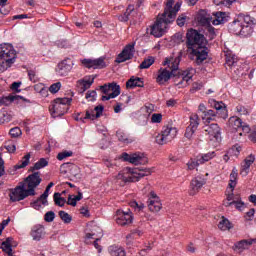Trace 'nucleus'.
Masks as SVG:
<instances>
[{"mask_svg": "<svg viewBox=\"0 0 256 256\" xmlns=\"http://www.w3.org/2000/svg\"><path fill=\"white\" fill-rule=\"evenodd\" d=\"M186 39V45L188 49L191 50V55L196 57V63L201 65V63L209 57V49L207 48L205 35L195 29H190L186 33Z\"/></svg>", "mask_w": 256, "mask_h": 256, "instance_id": "obj_1", "label": "nucleus"}, {"mask_svg": "<svg viewBox=\"0 0 256 256\" xmlns=\"http://www.w3.org/2000/svg\"><path fill=\"white\" fill-rule=\"evenodd\" d=\"M153 171L150 168L139 167V168H129L126 167L121 170L116 176L117 181H123V183H137L139 179L143 177H148Z\"/></svg>", "mask_w": 256, "mask_h": 256, "instance_id": "obj_2", "label": "nucleus"}, {"mask_svg": "<svg viewBox=\"0 0 256 256\" xmlns=\"http://www.w3.org/2000/svg\"><path fill=\"white\" fill-rule=\"evenodd\" d=\"M209 104L211 107L216 109L214 110H207L204 115L202 116V121L205 124L211 123V121H216L217 117L219 119H227L229 117V112L227 111V106L223 101L217 102L215 99L209 100Z\"/></svg>", "mask_w": 256, "mask_h": 256, "instance_id": "obj_3", "label": "nucleus"}, {"mask_svg": "<svg viewBox=\"0 0 256 256\" xmlns=\"http://www.w3.org/2000/svg\"><path fill=\"white\" fill-rule=\"evenodd\" d=\"M17 61V51L11 44H0V73H4Z\"/></svg>", "mask_w": 256, "mask_h": 256, "instance_id": "obj_4", "label": "nucleus"}, {"mask_svg": "<svg viewBox=\"0 0 256 256\" xmlns=\"http://www.w3.org/2000/svg\"><path fill=\"white\" fill-rule=\"evenodd\" d=\"M181 62V56H178L171 65V71L167 70V68H160L158 71V76L156 78V82L159 85H163L167 83L171 77H178L181 75L179 71V63Z\"/></svg>", "mask_w": 256, "mask_h": 256, "instance_id": "obj_5", "label": "nucleus"}, {"mask_svg": "<svg viewBox=\"0 0 256 256\" xmlns=\"http://www.w3.org/2000/svg\"><path fill=\"white\" fill-rule=\"evenodd\" d=\"M71 98H56L49 106V111L54 117H63L69 111Z\"/></svg>", "mask_w": 256, "mask_h": 256, "instance_id": "obj_6", "label": "nucleus"}, {"mask_svg": "<svg viewBox=\"0 0 256 256\" xmlns=\"http://www.w3.org/2000/svg\"><path fill=\"white\" fill-rule=\"evenodd\" d=\"M174 4L175 0H168L164 8V12L161 14L166 23H173L177 17V13H179V10L181 9L180 2H177L175 5Z\"/></svg>", "mask_w": 256, "mask_h": 256, "instance_id": "obj_7", "label": "nucleus"}, {"mask_svg": "<svg viewBox=\"0 0 256 256\" xmlns=\"http://www.w3.org/2000/svg\"><path fill=\"white\" fill-rule=\"evenodd\" d=\"M9 197L12 203H16V201H23V199L31 197V192L25 188V183H20V185L10 189Z\"/></svg>", "mask_w": 256, "mask_h": 256, "instance_id": "obj_8", "label": "nucleus"}, {"mask_svg": "<svg viewBox=\"0 0 256 256\" xmlns=\"http://www.w3.org/2000/svg\"><path fill=\"white\" fill-rule=\"evenodd\" d=\"M175 137H177V128L167 126L162 129L161 134L156 136V143L158 145H165L173 141Z\"/></svg>", "mask_w": 256, "mask_h": 256, "instance_id": "obj_9", "label": "nucleus"}, {"mask_svg": "<svg viewBox=\"0 0 256 256\" xmlns=\"http://www.w3.org/2000/svg\"><path fill=\"white\" fill-rule=\"evenodd\" d=\"M105 107L103 105H98L94 108V110H87L85 117H83L82 113H78L75 117V121H81L85 123L86 119H91V121H95V119H99L103 115V111Z\"/></svg>", "mask_w": 256, "mask_h": 256, "instance_id": "obj_10", "label": "nucleus"}, {"mask_svg": "<svg viewBox=\"0 0 256 256\" xmlns=\"http://www.w3.org/2000/svg\"><path fill=\"white\" fill-rule=\"evenodd\" d=\"M41 181H43V179L41 178L40 172H33L25 179L28 187V192L30 193L31 197L35 196V189H37V187L41 185Z\"/></svg>", "mask_w": 256, "mask_h": 256, "instance_id": "obj_11", "label": "nucleus"}, {"mask_svg": "<svg viewBox=\"0 0 256 256\" xmlns=\"http://www.w3.org/2000/svg\"><path fill=\"white\" fill-rule=\"evenodd\" d=\"M170 23H166L163 16L158 15L156 22L154 25L151 26L150 35H153V37H163L165 35V29H167V25Z\"/></svg>", "mask_w": 256, "mask_h": 256, "instance_id": "obj_12", "label": "nucleus"}, {"mask_svg": "<svg viewBox=\"0 0 256 256\" xmlns=\"http://www.w3.org/2000/svg\"><path fill=\"white\" fill-rule=\"evenodd\" d=\"M121 159L128 163H131L132 165L147 164V157H144V155L142 153L128 154L126 152H123L121 155Z\"/></svg>", "mask_w": 256, "mask_h": 256, "instance_id": "obj_13", "label": "nucleus"}, {"mask_svg": "<svg viewBox=\"0 0 256 256\" xmlns=\"http://www.w3.org/2000/svg\"><path fill=\"white\" fill-rule=\"evenodd\" d=\"M73 65H75V62H73V59L65 58L60 63H58L56 67L57 75H59V77H67V75L71 73V70L73 69Z\"/></svg>", "mask_w": 256, "mask_h": 256, "instance_id": "obj_14", "label": "nucleus"}, {"mask_svg": "<svg viewBox=\"0 0 256 256\" xmlns=\"http://www.w3.org/2000/svg\"><path fill=\"white\" fill-rule=\"evenodd\" d=\"M135 55V42L127 44L122 52L117 56L116 63H125Z\"/></svg>", "mask_w": 256, "mask_h": 256, "instance_id": "obj_15", "label": "nucleus"}, {"mask_svg": "<svg viewBox=\"0 0 256 256\" xmlns=\"http://www.w3.org/2000/svg\"><path fill=\"white\" fill-rule=\"evenodd\" d=\"M148 209L152 213H159L163 207V204H161V200L159 199V196L155 194V192H150V196L147 201Z\"/></svg>", "mask_w": 256, "mask_h": 256, "instance_id": "obj_16", "label": "nucleus"}, {"mask_svg": "<svg viewBox=\"0 0 256 256\" xmlns=\"http://www.w3.org/2000/svg\"><path fill=\"white\" fill-rule=\"evenodd\" d=\"M99 91H101V93H103L104 95H109V92L112 91V93L110 94L114 95V97L116 98L121 95V86H119L117 82L106 83L99 87Z\"/></svg>", "mask_w": 256, "mask_h": 256, "instance_id": "obj_17", "label": "nucleus"}, {"mask_svg": "<svg viewBox=\"0 0 256 256\" xmlns=\"http://www.w3.org/2000/svg\"><path fill=\"white\" fill-rule=\"evenodd\" d=\"M116 223L117 225H121V227H125V225H131V223H133V215L131 214V212L117 210Z\"/></svg>", "mask_w": 256, "mask_h": 256, "instance_id": "obj_18", "label": "nucleus"}, {"mask_svg": "<svg viewBox=\"0 0 256 256\" xmlns=\"http://www.w3.org/2000/svg\"><path fill=\"white\" fill-rule=\"evenodd\" d=\"M82 64L87 69H105L107 67V64L105 63V59L100 57L97 59H84L82 60Z\"/></svg>", "mask_w": 256, "mask_h": 256, "instance_id": "obj_19", "label": "nucleus"}, {"mask_svg": "<svg viewBox=\"0 0 256 256\" xmlns=\"http://www.w3.org/2000/svg\"><path fill=\"white\" fill-rule=\"evenodd\" d=\"M207 183L203 176H196L190 183V195H197L201 191V187Z\"/></svg>", "mask_w": 256, "mask_h": 256, "instance_id": "obj_20", "label": "nucleus"}, {"mask_svg": "<svg viewBox=\"0 0 256 256\" xmlns=\"http://www.w3.org/2000/svg\"><path fill=\"white\" fill-rule=\"evenodd\" d=\"M45 226L41 224H36L31 228L30 236L32 237L33 241H41V239H45Z\"/></svg>", "mask_w": 256, "mask_h": 256, "instance_id": "obj_21", "label": "nucleus"}, {"mask_svg": "<svg viewBox=\"0 0 256 256\" xmlns=\"http://www.w3.org/2000/svg\"><path fill=\"white\" fill-rule=\"evenodd\" d=\"M204 131H205L206 135L213 137L217 141L221 138V128L219 127V124H217V123L206 124L204 126Z\"/></svg>", "mask_w": 256, "mask_h": 256, "instance_id": "obj_22", "label": "nucleus"}, {"mask_svg": "<svg viewBox=\"0 0 256 256\" xmlns=\"http://www.w3.org/2000/svg\"><path fill=\"white\" fill-rule=\"evenodd\" d=\"M193 75H195V69L188 68L182 74L180 73L179 77H182V80L178 82L177 85H183V82H185L184 87H187V85H189V81L193 79Z\"/></svg>", "mask_w": 256, "mask_h": 256, "instance_id": "obj_23", "label": "nucleus"}, {"mask_svg": "<svg viewBox=\"0 0 256 256\" xmlns=\"http://www.w3.org/2000/svg\"><path fill=\"white\" fill-rule=\"evenodd\" d=\"M198 23H200V25L209 27V25H211V22L213 21V18L207 14V11L205 10H201L198 14Z\"/></svg>", "mask_w": 256, "mask_h": 256, "instance_id": "obj_24", "label": "nucleus"}, {"mask_svg": "<svg viewBox=\"0 0 256 256\" xmlns=\"http://www.w3.org/2000/svg\"><path fill=\"white\" fill-rule=\"evenodd\" d=\"M145 83L143 82L142 78L132 76L126 82V89H135V87H144Z\"/></svg>", "mask_w": 256, "mask_h": 256, "instance_id": "obj_25", "label": "nucleus"}, {"mask_svg": "<svg viewBox=\"0 0 256 256\" xmlns=\"http://www.w3.org/2000/svg\"><path fill=\"white\" fill-rule=\"evenodd\" d=\"M3 103H5V105H9L11 103H21V101H24L25 103H29L28 99H25L23 96H19V95H9L6 96L2 99Z\"/></svg>", "mask_w": 256, "mask_h": 256, "instance_id": "obj_26", "label": "nucleus"}, {"mask_svg": "<svg viewBox=\"0 0 256 256\" xmlns=\"http://www.w3.org/2000/svg\"><path fill=\"white\" fill-rule=\"evenodd\" d=\"M214 19L212 20V25H223V23H227L229 21L227 13L225 12H216L213 13Z\"/></svg>", "mask_w": 256, "mask_h": 256, "instance_id": "obj_27", "label": "nucleus"}, {"mask_svg": "<svg viewBox=\"0 0 256 256\" xmlns=\"http://www.w3.org/2000/svg\"><path fill=\"white\" fill-rule=\"evenodd\" d=\"M242 27H243V20H234L229 25V31H230V33H233L234 35H241Z\"/></svg>", "mask_w": 256, "mask_h": 256, "instance_id": "obj_28", "label": "nucleus"}, {"mask_svg": "<svg viewBox=\"0 0 256 256\" xmlns=\"http://www.w3.org/2000/svg\"><path fill=\"white\" fill-rule=\"evenodd\" d=\"M78 83L81 87L82 93H85V91H87V89H90L91 85H93V83H95V77L89 76V78H84V79L79 80Z\"/></svg>", "mask_w": 256, "mask_h": 256, "instance_id": "obj_29", "label": "nucleus"}, {"mask_svg": "<svg viewBox=\"0 0 256 256\" xmlns=\"http://www.w3.org/2000/svg\"><path fill=\"white\" fill-rule=\"evenodd\" d=\"M228 125L232 129H235L237 131V130L241 129V127H243V120H241V118H239L237 116H232L228 120Z\"/></svg>", "mask_w": 256, "mask_h": 256, "instance_id": "obj_30", "label": "nucleus"}, {"mask_svg": "<svg viewBox=\"0 0 256 256\" xmlns=\"http://www.w3.org/2000/svg\"><path fill=\"white\" fill-rule=\"evenodd\" d=\"M76 169H77V165L71 162H67V163H63L60 166V173H62V175H67V173H70V171H76Z\"/></svg>", "mask_w": 256, "mask_h": 256, "instance_id": "obj_31", "label": "nucleus"}, {"mask_svg": "<svg viewBox=\"0 0 256 256\" xmlns=\"http://www.w3.org/2000/svg\"><path fill=\"white\" fill-rule=\"evenodd\" d=\"M237 56L233 54H226V62H225V67H230V69H235L237 67Z\"/></svg>", "mask_w": 256, "mask_h": 256, "instance_id": "obj_32", "label": "nucleus"}, {"mask_svg": "<svg viewBox=\"0 0 256 256\" xmlns=\"http://www.w3.org/2000/svg\"><path fill=\"white\" fill-rule=\"evenodd\" d=\"M135 11V6L129 5L125 11V13L118 16L119 21L123 23H127L129 21V15H131Z\"/></svg>", "mask_w": 256, "mask_h": 256, "instance_id": "obj_33", "label": "nucleus"}, {"mask_svg": "<svg viewBox=\"0 0 256 256\" xmlns=\"http://www.w3.org/2000/svg\"><path fill=\"white\" fill-rule=\"evenodd\" d=\"M116 136L118 141H121L122 143H126V145H129V143H133L134 141L133 138H129V136L121 130H118L116 132Z\"/></svg>", "mask_w": 256, "mask_h": 256, "instance_id": "obj_34", "label": "nucleus"}, {"mask_svg": "<svg viewBox=\"0 0 256 256\" xmlns=\"http://www.w3.org/2000/svg\"><path fill=\"white\" fill-rule=\"evenodd\" d=\"M190 119V124L188 127H192L193 129H198L199 128V124L201 123V119L199 118V115L197 113H192L189 116Z\"/></svg>", "mask_w": 256, "mask_h": 256, "instance_id": "obj_35", "label": "nucleus"}, {"mask_svg": "<svg viewBox=\"0 0 256 256\" xmlns=\"http://www.w3.org/2000/svg\"><path fill=\"white\" fill-rule=\"evenodd\" d=\"M49 165V161L45 158H40L39 161H37L33 167L30 168V171H39V169H43L44 167H47Z\"/></svg>", "mask_w": 256, "mask_h": 256, "instance_id": "obj_36", "label": "nucleus"}, {"mask_svg": "<svg viewBox=\"0 0 256 256\" xmlns=\"http://www.w3.org/2000/svg\"><path fill=\"white\" fill-rule=\"evenodd\" d=\"M54 203L55 205H57L58 207H65V204L67 203V199H65L64 197H61V193L56 192L54 193Z\"/></svg>", "mask_w": 256, "mask_h": 256, "instance_id": "obj_37", "label": "nucleus"}, {"mask_svg": "<svg viewBox=\"0 0 256 256\" xmlns=\"http://www.w3.org/2000/svg\"><path fill=\"white\" fill-rule=\"evenodd\" d=\"M253 245V240H241L234 244L235 249H249Z\"/></svg>", "mask_w": 256, "mask_h": 256, "instance_id": "obj_38", "label": "nucleus"}, {"mask_svg": "<svg viewBox=\"0 0 256 256\" xmlns=\"http://www.w3.org/2000/svg\"><path fill=\"white\" fill-rule=\"evenodd\" d=\"M252 33H253V26L244 24L242 22V29H241L240 35L242 37H250Z\"/></svg>", "mask_w": 256, "mask_h": 256, "instance_id": "obj_39", "label": "nucleus"}, {"mask_svg": "<svg viewBox=\"0 0 256 256\" xmlns=\"http://www.w3.org/2000/svg\"><path fill=\"white\" fill-rule=\"evenodd\" d=\"M153 63H155V57L149 56L142 61V63L139 65V69H149Z\"/></svg>", "mask_w": 256, "mask_h": 256, "instance_id": "obj_40", "label": "nucleus"}, {"mask_svg": "<svg viewBox=\"0 0 256 256\" xmlns=\"http://www.w3.org/2000/svg\"><path fill=\"white\" fill-rule=\"evenodd\" d=\"M213 157H215V152H208L206 154H202L200 157L198 156V161L201 165H203V163H207V161H211V159H213Z\"/></svg>", "mask_w": 256, "mask_h": 256, "instance_id": "obj_41", "label": "nucleus"}, {"mask_svg": "<svg viewBox=\"0 0 256 256\" xmlns=\"http://www.w3.org/2000/svg\"><path fill=\"white\" fill-rule=\"evenodd\" d=\"M31 159V154H26L20 162L15 166V169H25L29 165V160Z\"/></svg>", "mask_w": 256, "mask_h": 256, "instance_id": "obj_42", "label": "nucleus"}, {"mask_svg": "<svg viewBox=\"0 0 256 256\" xmlns=\"http://www.w3.org/2000/svg\"><path fill=\"white\" fill-rule=\"evenodd\" d=\"M237 175H238V172H237V169L236 168H233L231 174H230V182H229V187L230 189H235V186L237 185Z\"/></svg>", "mask_w": 256, "mask_h": 256, "instance_id": "obj_43", "label": "nucleus"}, {"mask_svg": "<svg viewBox=\"0 0 256 256\" xmlns=\"http://www.w3.org/2000/svg\"><path fill=\"white\" fill-rule=\"evenodd\" d=\"M205 35L210 41H213V39L217 37V33H215V27L208 25L205 30Z\"/></svg>", "mask_w": 256, "mask_h": 256, "instance_id": "obj_44", "label": "nucleus"}, {"mask_svg": "<svg viewBox=\"0 0 256 256\" xmlns=\"http://www.w3.org/2000/svg\"><path fill=\"white\" fill-rule=\"evenodd\" d=\"M58 215L60 219L63 221V223L69 224L71 223V221H73V217L63 210L59 211Z\"/></svg>", "mask_w": 256, "mask_h": 256, "instance_id": "obj_45", "label": "nucleus"}, {"mask_svg": "<svg viewBox=\"0 0 256 256\" xmlns=\"http://www.w3.org/2000/svg\"><path fill=\"white\" fill-rule=\"evenodd\" d=\"M4 148L8 151V153H15L17 151V146L15 145V141L8 140L4 144Z\"/></svg>", "mask_w": 256, "mask_h": 256, "instance_id": "obj_46", "label": "nucleus"}, {"mask_svg": "<svg viewBox=\"0 0 256 256\" xmlns=\"http://www.w3.org/2000/svg\"><path fill=\"white\" fill-rule=\"evenodd\" d=\"M112 256H127L125 250L122 248H117L115 246L110 247L109 249Z\"/></svg>", "mask_w": 256, "mask_h": 256, "instance_id": "obj_47", "label": "nucleus"}, {"mask_svg": "<svg viewBox=\"0 0 256 256\" xmlns=\"http://www.w3.org/2000/svg\"><path fill=\"white\" fill-rule=\"evenodd\" d=\"M41 205H49V202L47 201V198H46V203H45V200L43 198H41V196L32 203V207L34 209H41Z\"/></svg>", "mask_w": 256, "mask_h": 256, "instance_id": "obj_48", "label": "nucleus"}, {"mask_svg": "<svg viewBox=\"0 0 256 256\" xmlns=\"http://www.w3.org/2000/svg\"><path fill=\"white\" fill-rule=\"evenodd\" d=\"M218 227L221 229V231H227V229H231V222H229V220L223 218L219 222Z\"/></svg>", "mask_w": 256, "mask_h": 256, "instance_id": "obj_49", "label": "nucleus"}, {"mask_svg": "<svg viewBox=\"0 0 256 256\" xmlns=\"http://www.w3.org/2000/svg\"><path fill=\"white\" fill-rule=\"evenodd\" d=\"M195 131H197L196 128L187 126L184 136L186 137V139H189V141H191V139H193V136L195 135Z\"/></svg>", "mask_w": 256, "mask_h": 256, "instance_id": "obj_50", "label": "nucleus"}, {"mask_svg": "<svg viewBox=\"0 0 256 256\" xmlns=\"http://www.w3.org/2000/svg\"><path fill=\"white\" fill-rule=\"evenodd\" d=\"M255 163V156L253 154H250L245 160L243 167H246V169H250L251 165Z\"/></svg>", "mask_w": 256, "mask_h": 256, "instance_id": "obj_51", "label": "nucleus"}, {"mask_svg": "<svg viewBox=\"0 0 256 256\" xmlns=\"http://www.w3.org/2000/svg\"><path fill=\"white\" fill-rule=\"evenodd\" d=\"M238 21H242L244 25H255V19H253L251 16L246 15L243 18L238 19Z\"/></svg>", "mask_w": 256, "mask_h": 256, "instance_id": "obj_52", "label": "nucleus"}, {"mask_svg": "<svg viewBox=\"0 0 256 256\" xmlns=\"http://www.w3.org/2000/svg\"><path fill=\"white\" fill-rule=\"evenodd\" d=\"M72 156H73L72 151H63V152L58 153L57 159H58V161H63V159H67V157H72Z\"/></svg>", "mask_w": 256, "mask_h": 256, "instance_id": "obj_53", "label": "nucleus"}, {"mask_svg": "<svg viewBox=\"0 0 256 256\" xmlns=\"http://www.w3.org/2000/svg\"><path fill=\"white\" fill-rule=\"evenodd\" d=\"M53 185H55V184H54L53 182H50V183L47 185V187H46L44 193L41 195V199L44 200V203H47V197H49V191H51V187H53Z\"/></svg>", "mask_w": 256, "mask_h": 256, "instance_id": "obj_54", "label": "nucleus"}, {"mask_svg": "<svg viewBox=\"0 0 256 256\" xmlns=\"http://www.w3.org/2000/svg\"><path fill=\"white\" fill-rule=\"evenodd\" d=\"M44 220L46 221V223H53V221H55V212H53V211H48V212L44 215Z\"/></svg>", "mask_w": 256, "mask_h": 256, "instance_id": "obj_55", "label": "nucleus"}, {"mask_svg": "<svg viewBox=\"0 0 256 256\" xmlns=\"http://www.w3.org/2000/svg\"><path fill=\"white\" fill-rule=\"evenodd\" d=\"M199 165H201V162H199V158H197V160H190L187 163V167L190 171H193V169L199 167Z\"/></svg>", "mask_w": 256, "mask_h": 256, "instance_id": "obj_56", "label": "nucleus"}, {"mask_svg": "<svg viewBox=\"0 0 256 256\" xmlns=\"http://www.w3.org/2000/svg\"><path fill=\"white\" fill-rule=\"evenodd\" d=\"M59 89H61V82H56L49 87L48 91H50V93L55 94L59 93Z\"/></svg>", "mask_w": 256, "mask_h": 256, "instance_id": "obj_57", "label": "nucleus"}, {"mask_svg": "<svg viewBox=\"0 0 256 256\" xmlns=\"http://www.w3.org/2000/svg\"><path fill=\"white\" fill-rule=\"evenodd\" d=\"M185 21H187V15L185 14L179 15L178 18L176 19L178 27H183L185 25Z\"/></svg>", "mask_w": 256, "mask_h": 256, "instance_id": "obj_58", "label": "nucleus"}, {"mask_svg": "<svg viewBox=\"0 0 256 256\" xmlns=\"http://www.w3.org/2000/svg\"><path fill=\"white\" fill-rule=\"evenodd\" d=\"M234 203L235 208L238 209V211H243L245 208V203L241 201L239 198L237 200L232 201Z\"/></svg>", "mask_w": 256, "mask_h": 256, "instance_id": "obj_59", "label": "nucleus"}, {"mask_svg": "<svg viewBox=\"0 0 256 256\" xmlns=\"http://www.w3.org/2000/svg\"><path fill=\"white\" fill-rule=\"evenodd\" d=\"M9 134L14 137V138H17V137H20L21 135V128L19 127H14L12 129H10V132Z\"/></svg>", "mask_w": 256, "mask_h": 256, "instance_id": "obj_60", "label": "nucleus"}, {"mask_svg": "<svg viewBox=\"0 0 256 256\" xmlns=\"http://www.w3.org/2000/svg\"><path fill=\"white\" fill-rule=\"evenodd\" d=\"M201 89H203V84L195 82L192 84L190 93H197V91H201Z\"/></svg>", "mask_w": 256, "mask_h": 256, "instance_id": "obj_61", "label": "nucleus"}, {"mask_svg": "<svg viewBox=\"0 0 256 256\" xmlns=\"http://www.w3.org/2000/svg\"><path fill=\"white\" fill-rule=\"evenodd\" d=\"M152 123H161L163 121V115L154 113L151 118Z\"/></svg>", "mask_w": 256, "mask_h": 256, "instance_id": "obj_62", "label": "nucleus"}, {"mask_svg": "<svg viewBox=\"0 0 256 256\" xmlns=\"http://www.w3.org/2000/svg\"><path fill=\"white\" fill-rule=\"evenodd\" d=\"M96 97H97V91L95 90L88 91L86 93V99H88V101H95Z\"/></svg>", "mask_w": 256, "mask_h": 256, "instance_id": "obj_63", "label": "nucleus"}, {"mask_svg": "<svg viewBox=\"0 0 256 256\" xmlns=\"http://www.w3.org/2000/svg\"><path fill=\"white\" fill-rule=\"evenodd\" d=\"M236 111L238 113H240V115H248L249 111H247V108H245V106L239 104L237 107H236Z\"/></svg>", "mask_w": 256, "mask_h": 256, "instance_id": "obj_64", "label": "nucleus"}]
</instances>
